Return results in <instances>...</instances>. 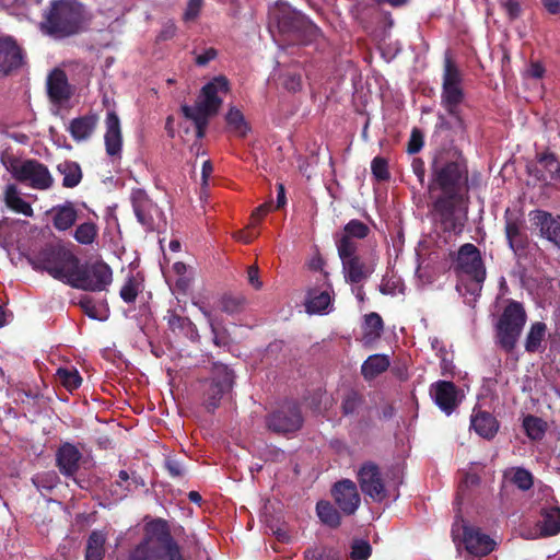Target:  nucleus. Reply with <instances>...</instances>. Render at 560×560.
Masks as SVG:
<instances>
[{
	"label": "nucleus",
	"instance_id": "58",
	"mask_svg": "<svg viewBox=\"0 0 560 560\" xmlns=\"http://www.w3.org/2000/svg\"><path fill=\"white\" fill-rule=\"evenodd\" d=\"M371 555V546L364 540H358L352 546L351 557L353 560H366Z\"/></svg>",
	"mask_w": 560,
	"mask_h": 560
},
{
	"label": "nucleus",
	"instance_id": "48",
	"mask_svg": "<svg viewBox=\"0 0 560 560\" xmlns=\"http://www.w3.org/2000/svg\"><path fill=\"white\" fill-rule=\"evenodd\" d=\"M538 163L550 173L551 179L560 183V162L553 153L545 152L538 156Z\"/></svg>",
	"mask_w": 560,
	"mask_h": 560
},
{
	"label": "nucleus",
	"instance_id": "32",
	"mask_svg": "<svg viewBox=\"0 0 560 560\" xmlns=\"http://www.w3.org/2000/svg\"><path fill=\"white\" fill-rule=\"evenodd\" d=\"M471 428L485 439H492L498 431L497 420L486 411H475L471 416Z\"/></svg>",
	"mask_w": 560,
	"mask_h": 560
},
{
	"label": "nucleus",
	"instance_id": "37",
	"mask_svg": "<svg viewBox=\"0 0 560 560\" xmlns=\"http://www.w3.org/2000/svg\"><path fill=\"white\" fill-rule=\"evenodd\" d=\"M225 120L229 128L240 138H245L250 131V127L245 120L243 113L235 107L228 112Z\"/></svg>",
	"mask_w": 560,
	"mask_h": 560
},
{
	"label": "nucleus",
	"instance_id": "9",
	"mask_svg": "<svg viewBox=\"0 0 560 560\" xmlns=\"http://www.w3.org/2000/svg\"><path fill=\"white\" fill-rule=\"evenodd\" d=\"M276 20L280 33L304 44L315 39L320 34L319 27L290 7L279 8Z\"/></svg>",
	"mask_w": 560,
	"mask_h": 560
},
{
	"label": "nucleus",
	"instance_id": "36",
	"mask_svg": "<svg viewBox=\"0 0 560 560\" xmlns=\"http://www.w3.org/2000/svg\"><path fill=\"white\" fill-rule=\"evenodd\" d=\"M389 366V359L385 354L375 353L368 358L362 365V374L366 380L374 378Z\"/></svg>",
	"mask_w": 560,
	"mask_h": 560
},
{
	"label": "nucleus",
	"instance_id": "56",
	"mask_svg": "<svg viewBox=\"0 0 560 560\" xmlns=\"http://www.w3.org/2000/svg\"><path fill=\"white\" fill-rule=\"evenodd\" d=\"M423 133L420 129L413 128L407 144V152L409 154L418 153L423 147Z\"/></svg>",
	"mask_w": 560,
	"mask_h": 560
},
{
	"label": "nucleus",
	"instance_id": "15",
	"mask_svg": "<svg viewBox=\"0 0 560 560\" xmlns=\"http://www.w3.org/2000/svg\"><path fill=\"white\" fill-rule=\"evenodd\" d=\"M16 180L27 183L32 188L39 190L49 189L54 184L48 167L34 159L23 161V166L19 167Z\"/></svg>",
	"mask_w": 560,
	"mask_h": 560
},
{
	"label": "nucleus",
	"instance_id": "31",
	"mask_svg": "<svg viewBox=\"0 0 560 560\" xmlns=\"http://www.w3.org/2000/svg\"><path fill=\"white\" fill-rule=\"evenodd\" d=\"M537 526L540 536L557 535L560 532V509L557 506L542 509Z\"/></svg>",
	"mask_w": 560,
	"mask_h": 560
},
{
	"label": "nucleus",
	"instance_id": "13",
	"mask_svg": "<svg viewBox=\"0 0 560 560\" xmlns=\"http://www.w3.org/2000/svg\"><path fill=\"white\" fill-rule=\"evenodd\" d=\"M211 373L205 390V404L208 409L218 407L220 399L232 389L234 378L232 371L221 363L213 364Z\"/></svg>",
	"mask_w": 560,
	"mask_h": 560
},
{
	"label": "nucleus",
	"instance_id": "21",
	"mask_svg": "<svg viewBox=\"0 0 560 560\" xmlns=\"http://www.w3.org/2000/svg\"><path fill=\"white\" fill-rule=\"evenodd\" d=\"M267 424L275 432L289 433L301 428L302 417L295 405H287L270 415Z\"/></svg>",
	"mask_w": 560,
	"mask_h": 560
},
{
	"label": "nucleus",
	"instance_id": "27",
	"mask_svg": "<svg viewBox=\"0 0 560 560\" xmlns=\"http://www.w3.org/2000/svg\"><path fill=\"white\" fill-rule=\"evenodd\" d=\"M98 118L95 114H89L73 118L68 127L72 139L77 142L88 140L96 129Z\"/></svg>",
	"mask_w": 560,
	"mask_h": 560
},
{
	"label": "nucleus",
	"instance_id": "29",
	"mask_svg": "<svg viewBox=\"0 0 560 560\" xmlns=\"http://www.w3.org/2000/svg\"><path fill=\"white\" fill-rule=\"evenodd\" d=\"M52 225L58 231H67L72 228L78 219V211L72 202L56 206L51 209Z\"/></svg>",
	"mask_w": 560,
	"mask_h": 560
},
{
	"label": "nucleus",
	"instance_id": "12",
	"mask_svg": "<svg viewBox=\"0 0 560 560\" xmlns=\"http://www.w3.org/2000/svg\"><path fill=\"white\" fill-rule=\"evenodd\" d=\"M26 63V51L12 35L0 36V79L16 73Z\"/></svg>",
	"mask_w": 560,
	"mask_h": 560
},
{
	"label": "nucleus",
	"instance_id": "61",
	"mask_svg": "<svg viewBox=\"0 0 560 560\" xmlns=\"http://www.w3.org/2000/svg\"><path fill=\"white\" fill-rule=\"evenodd\" d=\"M411 167H412V172L417 176L420 184L423 185L424 178H425V167H424V162L422 161V159L413 158V160L411 162Z\"/></svg>",
	"mask_w": 560,
	"mask_h": 560
},
{
	"label": "nucleus",
	"instance_id": "49",
	"mask_svg": "<svg viewBox=\"0 0 560 560\" xmlns=\"http://www.w3.org/2000/svg\"><path fill=\"white\" fill-rule=\"evenodd\" d=\"M141 291V283L130 276L120 289L119 295L125 303H133Z\"/></svg>",
	"mask_w": 560,
	"mask_h": 560
},
{
	"label": "nucleus",
	"instance_id": "57",
	"mask_svg": "<svg viewBox=\"0 0 560 560\" xmlns=\"http://www.w3.org/2000/svg\"><path fill=\"white\" fill-rule=\"evenodd\" d=\"M202 4L203 0H189L183 14V21H195L201 12Z\"/></svg>",
	"mask_w": 560,
	"mask_h": 560
},
{
	"label": "nucleus",
	"instance_id": "5",
	"mask_svg": "<svg viewBox=\"0 0 560 560\" xmlns=\"http://www.w3.org/2000/svg\"><path fill=\"white\" fill-rule=\"evenodd\" d=\"M526 322L524 305L515 300H508L494 325L495 343L502 350H515Z\"/></svg>",
	"mask_w": 560,
	"mask_h": 560
},
{
	"label": "nucleus",
	"instance_id": "33",
	"mask_svg": "<svg viewBox=\"0 0 560 560\" xmlns=\"http://www.w3.org/2000/svg\"><path fill=\"white\" fill-rule=\"evenodd\" d=\"M4 202L7 207L15 213H21L25 217L34 215L31 203L21 198L19 189L14 184H9L5 187Z\"/></svg>",
	"mask_w": 560,
	"mask_h": 560
},
{
	"label": "nucleus",
	"instance_id": "30",
	"mask_svg": "<svg viewBox=\"0 0 560 560\" xmlns=\"http://www.w3.org/2000/svg\"><path fill=\"white\" fill-rule=\"evenodd\" d=\"M361 328L364 346H372L374 341L381 338L384 330V322L378 313L371 312L364 315Z\"/></svg>",
	"mask_w": 560,
	"mask_h": 560
},
{
	"label": "nucleus",
	"instance_id": "24",
	"mask_svg": "<svg viewBox=\"0 0 560 560\" xmlns=\"http://www.w3.org/2000/svg\"><path fill=\"white\" fill-rule=\"evenodd\" d=\"M47 94L54 104H62L71 98L72 89L63 70L56 68L48 74Z\"/></svg>",
	"mask_w": 560,
	"mask_h": 560
},
{
	"label": "nucleus",
	"instance_id": "8",
	"mask_svg": "<svg viewBox=\"0 0 560 560\" xmlns=\"http://www.w3.org/2000/svg\"><path fill=\"white\" fill-rule=\"evenodd\" d=\"M450 258L453 270L458 276L464 275L468 278L466 290L471 294L480 293L486 280V268L478 247L466 243L457 252H451Z\"/></svg>",
	"mask_w": 560,
	"mask_h": 560
},
{
	"label": "nucleus",
	"instance_id": "2",
	"mask_svg": "<svg viewBox=\"0 0 560 560\" xmlns=\"http://www.w3.org/2000/svg\"><path fill=\"white\" fill-rule=\"evenodd\" d=\"M85 20V7L78 0H54L42 27L56 37H68L79 33Z\"/></svg>",
	"mask_w": 560,
	"mask_h": 560
},
{
	"label": "nucleus",
	"instance_id": "25",
	"mask_svg": "<svg viewBox=\"0 0 560 560\" xmlns=\"http://www.w3.org/2000/svg\"><path fill=\"white\" fill-rule=\"evenodd\" d=\"M465 100L463 86H442L441 105L452 116L459 129H464L460 105Z\"/></svg>",
	"mask_w": 560,
	"mask_h": 560
},
{
	"label": "nucleus",
	"instance_id": "50",
	"mask_svg": "<svg viewBox=\"0 0 560 560\" xmlns=\"http://www.w3.org/2000/svg\"><path fill=\"white\" fill-rule=\"evenodd\" d=\"M358 241L357 238L347 237L340 235L336 237V246L339 258H347L358 254Z\"/></svg>",
	"mask_w": 560,
	"mask_h": 560
},
{
	"label": "nucleus",
	"instance_id": "47",
	"mask_svg": "<svg viewBox=\"0 0 560 560\" xmlns=\"http://www.w3.org/2000/svg\"><path fill=\"white\" fill-rule=\"evenodd\" d=\"M97 236V228L92 222H84L75 229L74 238L78 243L89 245L92 244Z\"/></svg>",
	"mask_w": 560,
	"mask_h": 560
},
{
	"label": "nucleus",
	"instance_id": "46",
	"mask_svg": "<svg viewBox=\"0 0 560 560\" xmlns=\"http://www.w3.org/2000/svg\"><path fill=\"white\" fill-rule=\"evenodd\" d=\"M370 228L364 222L358 219H352L343 226L341 235L363 240L370 234Z\"/></svg>",
	"mask_w": 560,
	"mask_h": 560
},
{
	"label": "nucleus",
	"instance_id": "39",
	"mask_svg": "<svg viewBox=\"0 0 560 560\" xmlns=\"http://www.w3.org/2000/svg\"><path fill=\"white\" fill-rule=\"evenodd\" d=\"M442 86H463V73L451 57H445Z\"/></svg>",
	"mask_w": 560,
	"mask_h": 560
},
{
	"label": "nucleus",
	"instance_id": "10",
	"mask_svg": "<svg viewBox=\"0 0 560 560\" xmlns=\"http://www.w3.org/2000/svg\"><path fill=\"white\" fill-rule=\"evenodd\" d=\"M464 198L436 197L432 202L433 222L446 234L460 235L465 228L466 214L458 211Z\"/></svg>",
	"mask_w": 560,
	"mask_h": 560
},
{
	"label": "nucleus",
	"instance_id": "44",
	"mask_svg": "<svg viewBox=\"0 0 560 560\" xmlns=\"http://www.w3.org/2000/svg\"><path fill=\"white\" fill-rule=\"evenodd\" d=\"M523 427L527 436L532 440H540L546 431V422L534 416L525 417Z\"/></svg>",
	"mask_w": 560,
	"mask_h": 560
},
{
	"label": "nucleus",
	"instance_id": "20",
	"mask_svg": "<svg viewBox=\"0 0 560 560\" xmlns=\"http://www.w3.org/2000/svg\"><path fill=\"white\" fill-rule=\"evenodd\" d=\"M430 395L446 415H451L459 405L464 395L452 382L440 381L431 385Z\"/></svg>",
	"mask_w": 560,
	"mask_h": 560
},
{
	"label": "nucleus",
	"instance_id": "55",
	"mask_svg": "<svg viewBox=\"0 0 560 560\" xmlns=\"http://www.w3.org/2000/svg\"><path fill=\"white\" fill-rule=\"evenodd\" d=\"M361 404L360 396L354 390L350 389L345 395L342 400V410L345 415L353 413Z\"/></svg>",
	"mask_w": 560,
	"mask_h": 560
},
{
	"label": "nucleus",
	"instance_id": "53",
	"mask_svg": "<svg viewBox=\"0 0 560 560\" xmlns=\"http://www.w3.org/2000/svg\"><path fill=\"white\" fill-rule=\"evenodd\" d=\"M305 560H338L337 552L328 547L310 548L304 553Z\"/></svg>",
	"mask_w": 560,
	"mask_h": 560
},
{
	"label": "nucleus",
	"instance_id": "42",
	"mask_svg": "<svg viewBox=\"0 0 560 560\" xmlns=\"http://www.w3.org/2000/svg\"><path fill=\"white\" fill-rule=\"evenodd\" d=\"M504 477L522 490H528L533 486L532 474L523 468H510L504 472Z\"/></svg>",
	"mask_w": 560,
	"mask_h": 560
},
{
	"label": "nucleus",
	"instance_id": "6",
	"mask_svg": "<svg viewBox=\"0 0 560 560\" xmlns=\"http://www.w3.org/2000/svg\"><path fill=\"white\" fill-rule=\"evenodd\" d=\"M112 281L113 271L106 262L102 260L81 262L77 256V262L71 268L66 284L83 291L101 292L106 290Z\"/></svg>",
	"mask_w": 560,
	"mask_h": 560
},
{
	"label": "nucleus",
	"instance_id": "16",
	"mask_svg": "<svg viewBox=\"0 0 560 560\" xmlns=\"http://www.w3.org/2000/svg\"><path fill=\"white\" fill-rule=\"evenodd\" d=\"M345 279L349 283H360L375 271L377 258L374 255L364 258L359 254L340 258Z\"/></svg>",
	"mask_w": 560,
	"mask_h": 560
},
{
	"label": "nucleus",
	"instance_id": "7",
	"mask_svg": "<svg viewBox=\"0 0 560 560\" xmlns=\"http://www.w3.org/2000/svg\"><path fill=\"white\" fill-rule=\"evenodd\" d=\"M441 190L439 197L443 198H464L468 190V170L465 163L458 161H448L442 165L434 161L432 165V184Z\"/></svg>",
	"mask_w": 560,
	"mask_h": 560
},
{
	"label": "nucleus",
	"instance_id": "28",
	"mask_svg": "<svg viewBox=\"0 0 560 560\" xmlns=\"http://www.w3.org/2000/svg\"><path fill=\"white\" fill-rule=\"evenodd\" d=\"M81 453L69 443L60 446L57 453V464L60 471L66 476H72L79 468Z\"/></svg>",
	"mask_w": 560,
	"mask_h": 560
},
{
	"label": "nucleus",
	"instance_id": "38",
	"mask_svg": "<svg viewBox=\"0 0 560 560\" xmlns=\"http://www.w3.org/2000/svg\"><path fill=\"white\" fill-rule=\"evenodd\" d=\"M316 512L320 522L329 527H338L341 523L340 513L329 501H319Z\"/></svg>",
	"mask_w": 560,
	"mask_h": 560
},
{
	"label": "nucleus",
	"instance_id": "43",
	"mask_svg": "<svg viewBox=\"0 0 560 560\" xmlns=\"http://www.w3.org/2000/svg\"><path fill=\"white\" fill-rule=\"evenodd\" d=\"M246 305V298L242 294H224L221 298V310L230 315L241 313Z\"/></svg>",
	"mask_w": 560,
	"mask_h": 560
},
{
	"label": "nucleus",
	"instance_id": "41",
	"mask_svg": "<svg viewBox=\"0 0 560 560\" xmlns=\"http://www.w3.org/2000/svg\"><path fill=\"white\" fill-rule=\"evenodd\" d=\"M330 304V295L326 291H311L305 303L307 313H322L327 310Z\"/></svg>",
	"mask_w": 560,
	"mask_h": 560
},
{
	"label": "nucleus",
	"instance_id": "62",
	"mask_svg": "<svg viewBox=\"0 0 560 560\" xmlns=\"http://www.w3.org/2000/svg\"><path fill=\"white\" fill-rule=\"evenodd\" d=\"M177 32V27L173 22H167L161 30L158 35V40H168L172 39Z\"/></svg>",
	"mask_w": 560,
	"mask_h": 560
},
{
	"label": "nucleus",
	"instance_id": "34",
	"mask_svg": "<svg viewBox=\"0 0 560 560\" xmlns=\"http://www.w3.org/2000/svg\"><path fill=\"white\" fill-rule=\"evenodd\" d=\"M57 171L63 176L62 186L65 188L77 187L83 177L81 166L74 161L66 160L57 165Z\"/></svg>",
	"mask_w": 560,
	"mask_h": 560
},
{
	"label": "nucleus",
	"instance_id": "23",
	"mask_svg": "<svg viewBox=\"0 0 560 560\" xmlns=\"http://www.w3.org/2000/svg\"><path fill=\"white\" fill-rule=\"evenodd\" d=\"M529 215L533 223L539 228L541 237L560 249V215L553 217L544 210H535Z\"/></svg>",
	"mask_w": 560,
	"mask_h": 560
},
{
	"label": "nucleus",
	"instance_id": "17",
	"mask_svg": "<svg viewBox=\"0 0 560 560\" xmlns=\"http://www.w3.org/2000/svg\"><path fill=\"white\" fill-rule=\"evenodd\" d=\"M504 231L509 247L514 254H521L528 246V235L525 231V220L522 214L506 209L504 213Z\"/></svg>",
	"mask_w": 560,
	"mask_h": 560
},
{
	"label": "nucleus",
	"instance_id": "4",
	"mask_svg": "<svg viewBox=\"0 0 560 560\" xmlns=\"http://www.w3.org/2000/svg\"><path fill=\"white\" fill-rule=\"evenodd\" d=\"M34 270L46 271L54 279L67 283L71 268L77 262V256L59 244H46L28 258Z\"/></svg>",
	"mask_w": 560,
	"mask_h": 560
},
{
	"label": "nucleus",
	"instance_id": "60",
	"mask_svg": "<svg viewBox=\"0 0 560 560\" xmlns=\"http://www.w3.org/2000/svg\"><path fill=\"white\" fill-rule=\"evenodd\" d=\"M502 7L511 21L516 20L521 15V4L516 0H506L502 3Z\"/></svg>",
	"mask_w": 560,
	"mask_h": 560
},
{
	"label": "nucleus",
	"instance_id": "40",
	"mask_svg": "<svg viewBox=\"0 0 560 560\" xmlns=\"http://www.w3.org/2000/svg\"><path fill=\"white\" fill-rule=\"evenodd\" d=\"M547 334V325L542 322H535L530 325L525 339V350H536L541 346Z\"/></svg>",
	"mask_w": 560,
	"mask_h": 560
},
{
	"label": "nucleus",
	"instance_id": "63",
	"mask_svg": "<svg viewBox=\"0 0 560 560\" xmlns=\"http://www.w3.org/2000/svg\"><path fill=\"white\" fill-rule=\"evenodd\" d=\"M247 280L256 290H259L262 287V282L259 280V270L257 266L248 267Z\"/></svg>",
	"mask_w": 560,
	"mask_h": 560
},
{
	"label": "nucleus",
	"instance_id": "3",
	"mask_svg": "<svg viewBox=\"0 0 560 560\" xmlns=\"http://www.w3.org/2000/svg\"><path fill=\"white\" fill-rule=\"evenodd\" d=\"M178 546L173 541L167 525L158 520L145 527V539L131 556V560H182Z\"/></svg>",
	"mask_w": 560,
	"mask_h": 560
},
{
	"label": "nucleus",
	"instance_id": "26",
	"mask_svg": "<svg viewBox=\"0 0 560 560\" xmlns=\"http://www.w3.org/2000/svg\"><path fill=\"white\" fill-rule=\"evenodd\" d=\"M164 319L167 322L168 328L176 336L185 337L191 341L198 340L197 328L188 317L178 315L174 310H168Z\"/></svg>",
	"mask_w": 560,
	"mask_h": 560
},
{
	"label": "nucleus",
	"instance_id": "59",
	"mask_svg": "<svg viewBox=\"0 0 560 560\" xmlns=\"http://www.w3.org/2000/svg\"><path fill=\"white\" fill-rule=\"evenodd\" d=\"M283 86L290 92H296L301 90L302 79L301 74L296 72H287L283 74Z\"/></svg>",
	"mask_w": 560,
	"mask_h": 560
},
{
	"label": "nucleus",
	"instance_id": "14",
	"mask_svg": "<svg viewBox=\"0 0 560 560\" xmlns=\"http://www.w3.org/2000/svg\"><path fill=\"white\" fill-rule=\"evenodd\" d=\"M130 201L138 222L148 231H153L162 219L163 212L141 188L132 189Z\"/></svg>",
	"mask_w": 560,
	"mask_h": 560
},
{
	"label": "nucleus",
	"instance_id": "22",
	"mask_svg": "<svg viewBox=\"0 0 560 560\" xmlns=\"http://www.w3.org/2000/svg\"><path fill=\"white\" fill-rule=\"evenodd\" d=\"M105 127L104 143L106 153L110 158H120L122 151V133L120 119L116 112L110 110L107 113Z\"/></svg>",
	"mask_w": 560,
	"mask_h": 560
},
{
	"label": "nucleus",
	"instance_id": "19",
	"mask_svg": "<svg viewBox=\"0 0 560 560\" xmlns=\"http://www.w3.org/2000/svg\"><path fill=\"white\" fill-rule=\"evenodd\" d=\"M358 480L362 491L374 501L381 502L386 492L381 472L374 464L366 463L358 471Z\"/></svg>",
	"mask_w": 560,
	"mask_h": 560
},
{
	"label": "nucleus",
	"instance_id": "54",
	"mask_svg": "<svg viewBox=\"0 0 560 560\" xmlns=\"http://www.w3.org/2000/svg\"><path fill=\"white\" fill-rule=\"evenodd\" d=\"M380 292L384 295H395L397 292H402V283L396 277H383L380 284Z\"/></svg>",
	"mask_w": 560,
	"mask_h": 560
},
{
	"label": "nucleus",
	"instance_id": "64",
	"mask_svg": "<svg viewBox=\"0 0 560 560\" xmlns=\"http://www.w3.org/2000/svg\"><path fill=\"white\" fill-rule=\"evenodd\" d=\"M526 72L530 78L541 79L545 74V67L539 61H532Z\"/></svg>",
	"mask_w": 560,
	"mask_h": 560
},
{
	"label": "nucleus",
	"instance_id": "51",
	"mask_svg": "<svg viewBox=\"0 0 560 560\" xmlns=\"http://www.w3.org/2000/svg\"><path fill=\"white\" fill-rule=\"evenodd\" d=\"M0 162L16 179V176H19V167L23 166V161L15 156L10 149H5L0 154Z\"/></svg>",
	"mask_w": 560,
	"mask_h": 560
},
{
	"label": "nucleus",
	"instance_id": "11",
	"mask_svg": "<svg viewBox=\"0 0 560 560\" xmlns=\"http://www.w3.org/2000/svg\"><path fill=\"white\" fill-rule=\"evenodd\" d=\"M455 541L462 540L466 550L475 556L488 555L494 548V541L478 528L468 526L463 520L456 521L452 528Z\"/></svg>",
	"mask_w": 560,
	"mask_h": 560
},
{
	"label": "nucleus",
	"instance_id": "1",
	"mask_svg": "<svg viewBox=\"0 0 560 560\" xmlns=\"http://www.w3.org/2000/svg\"><path fill=\"white\" fill-rule=\"evenodd\" d=\"M229 92V81L225 77L219 75L208 82L202 89L199 98L194 106H182L183 115L192 120L196 127V137L202 139L209 124V118L218 114L222 98L219 93Z\"/></svg>",
	"mask_w": 560,
	"mask_h": 560
},
{
	"label": "nucleus",
	"instance_id": "35",
	"mask_svg": "<svg viewBox=\"0 0 560 560\" xmlns=\"http://www.w3.org/2000/svg\"><path fill=\"white\" fill-rule=\"evenodd\" d=\"M105 541L106 535L102 530H93L88 538L85 560H103Z\"/></svg>",
	"mask_w": 560,
	"mask_h": 560
},
{
	"label": "nucleus",
	"instance_id": "45",
	"mask_svg": "<svg viewBox=\"0 0 560 560\" xmlns=\"http://www.w3.org/2000/svg\"><path fill=\"white\" fill-rule=\"evenodd\" d=\"M59 382L68 389L73 390L77 389L82 382L81 376L79 375L77 370L59 368L56 373Z\"/></svg>",
	"mask_w": 560,
	"mask_h": 560
},
{
	"label": "nucleus",
	"instance_id": "18",
	"mask_svg": "<svg viewBox=\"0 0 560 560\" xmlns=\"http://www.w3.org/2000/svg\"><path fill=\"white\" fill-rule=\"evenodd\" d=\"M331 495L338 508L346 515L354 514L360 506L361 498L357 486L349 479L336 482L331 489Z\"/></svg>",
	"mask_w": 560,
	"mask_h": 560
},
{
	"label": "nucleus",
	"instance_id": "52",
	"mask_svg": "<svg viewBox=\"0 0 560 560\" xmlns=\"http://www.w3.org/2000/svg\"><path fill=\"white\" fill-rule=\"evenodd\" d=\"M371 171L378 182H387L390 178L388 161L383 156H375L371 162Z\"/></svg>",
	"mask_w": 560,
	"mask_h": 560
}]
</instances>
